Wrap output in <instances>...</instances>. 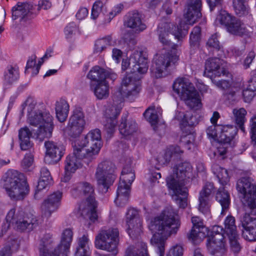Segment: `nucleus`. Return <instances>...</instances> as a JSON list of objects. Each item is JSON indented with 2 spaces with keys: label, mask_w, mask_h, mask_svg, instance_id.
Segmentation results:
<instances>
[{
  "label": "nucleus",
  "mask_w": 256,
  "mask_h": 256,
  "mask_svg": "<svg viewBox=\"0 0 256 256\" xmlns=\"http://www.w3.org/2000/svg\"><path fill=\"white\" fill-rule=\"evenodd\" d=\"M201 0H188L186 12L184 14L186 20V24L180 22L176 27L168 22H161L158 25L157 33L160 42L165 48H171L170 50L162 54H157L153 60L150 68L152 76L158 78L166 75L169 68L176 64L178 60L176 46L168 40V32H170L178 40H182L186 35L189 28L188 24L192 25L202 16Z\"/></svg>",
  "instance_id": "1"
},
{
  "label": "nucleus",
  "mask_w": 256,
  "mask_h": 256,
  "mask_svg": "<svg viewBox=\"0 0 256 256\" xmlns=\"http://www.w3.org/2000/svg\"><path fill=\"white\" fill-rule=\"evenodd\" d=\"M130 67L131 72L122 78L120 86L118 88L115 98H122L123 96H138L142 90L140 78L138 74H144L148 70V58L142 51L136 50L131 54L129 60L123 59L122 68L123 70Z\"/></svg>",
  "instance_id": "2"
},
{
  "label": "nucleus",
  "mask_w": 256,
  "mask_h": 256,
  "mask_svg": "<svg viewBox=\"0 0 256 256\" xmlns=\"http://www.w3.org/2000/svg\"><path fill=\"white\" fill-rule=\"evenodd\" d=\"M180 224L178 210L171 206L150 220L148 228L153 234L151 242L156 247L158 256H164L166 240L178 232Z\"/></svg>",
  "instance_id": "3"
},
{
  "label": "nucleus",
  "mask_w": 256,
  "mask_h": 256,
  "mask_svg": "<svg viewBox=\"0 0 256 256\" xmlns=\"http://www.w3.org/2000/svg\"><path fill=\"white\" fill-rule=\"evenodd\" d=\"M193 177L190 164L184 162L174 168L173 174L166 178V185L172 191V198L180 208L188 206V189L186 185Z\"/></svg>",
  "instance_id": "4"
},
{
  "label": "nucleus",
  "mask_w": 256,
  "mask_h": 256,
  "mask_svg": "<svg viewBox=\"0 0 256 256\" xmlns=\"http://www.w3.org/2000/svg\"><path fill=\"white\" fill-rule=\"evenodd\" d=\"M102 146L101 132L98 128L91 130L80 140L74 142V154L79 158H84L87 162L96 158Z\"/></svg>",
  "instance_id": "5"
},
{
  "label": "nucleus",
  "mask_w": 256,
  "mask_h": 256,
  "mask_svg": "<svg viewBox=\"0 0 256 256\" xmlns=\"http://www.w3.org/2000/svg\"><path fill=\"white\" fill-rule=\"evenodd\" d=\"M2 180L4 186L11 200H22L29 194V186L23 174L16 170H8Z\"/></svg>",
  "instance_id": "6"
},
{
  "label": "nucleus",
  "mask_w": 256,
  "mask_h": 256,
  "mask_svg": "<svg viewBox=\"0 0 256 256\" xmlns=\"http://www.w3.org/2000/svg\"><path fill=\"white\" fill-rule=\"evenodd\" d=\"M72 238V230L70 228L64 229L61 234L60 244L54 250H50L54 244V240L50 234H45L42 238L38 248L40 256H68Z\"/></svg>",
  "instance_id": "7"
},
{
  "label": "nucleus",
  "mask_w": 256,
  "mask_h": 256,
  "mask_svg": "<svg viewBox=\"0 0 256 256\" xmlns=\"http://www.w3.org/2000/svg\"><path fill=\"white\" fill-rule=\"evenodd\" d=\"M28 122L32 126L38 127L34 134L36 139L42 142L52 136L54 129L53 118L49 112L38 110L28 116Z\"/></svg>",
  "instance_id": "8"
},
{
  "label": "nucleus",
  "mask_w": 256,
  "mask_h": 256,
  "mask_svg": "<svg viewBox=\"0 0 256 256\" xmlns=\"http://www.w3.org/2000/svg\"><path fill=\"white\" fill-rule=\"evenodd\" d=\"M120 232L116 228H102L96 236L95 247L112 253L114 256L118 252Z\"/></svg>",
  "instance_id": "9"
},
{
  "label": "nucleus",
  "mask_w": 256,
  "mask_h": 256,
  "mask_svg": "<svg viewBox=\"0 0 256 256\" xmlns=\"http://www.w3.org/2000/svg\"><path fill=\"white\" fill-rule=\"evenodd\" d=\"M173 89L190 108L198 110L200 108V94L188 79L184 78L176 79L173 84Z\"/></svg>",
  "instance_id": "10"
},
{
  "label": "nucleus",
  "mask_w": 256,
  "mask_h": 256,
  "mask_svg": "<svg viewBox=\"0 0 256 256\" xmlns=\"http://www.w3.org/2000/svg\"><path fill=\"white\" fill-rule=\"evenodd\" d=\"M236 190L242 194V202L252 215H256V186L249 177L239 179L236 184Z\"/></svg>",
  "instance_id": "11"
},
{
  "label": "nucleus",
  "mask_w": 256,
  "mask_h": 256,
  "mask_svg": "<svg viewBox=\"0 0 256 256\" xmlns=\"http://www.w3.org/2000/svg\"><path fill=\"white\" fill-rule=\"evenodd\" d=\"M114 170V166L110 162L104 161L98 164L95 176L98 188L102 192H106L116 180Z\"/></svg>",
  "instance_id": "12"
},
{
  "label": "nucleus",
  "mask_w": 256,
  "mask_h": 256,
  "mask_svg": "<svg viewBox=\"0 0 256 256\" xmlns=\"http://www.w3.org/2000/svg\"><path fill=\"white\" fill-rule=\"evenodd\" d=\"M118 90L113 95V104L106 110V122L104 126L108 134L112 133L115 130L117 124L116 118L120 112L122 106V103L124 102V99L127 98L130 100H134L138 96H123L122 98H116L115 96Z\"/></svg>",
  "instance_id": "13"
},
{
  "label": "nucleus",
  "mask_w": 256,
  "mask_h": 256,
  "mask_svg": "<svg viewBox=\"0 0 256 256\" xmlns=\"http://www.w3.org/2000/svg\"><path fill=\"white\" fill-rule=\"evenodd\" d=\"M84 196L86 198L84 204L80 206L82 215L86 218H89L92 222H95L98 218L96 208L97 202L95 199V192L94 186L87 182L85 183Z\"/></svg>",
  "instance_id": "14"
},
{
  "label": "nucleus",
  "mask_w": 256,
  "mask_h": 256,
  "mask_svg": "<svg viewBox=\"0 0 256 256\" xmlns=\"http://www.w3.org/2000/svg\"><path fill=\"white\" fill-rule=\"evenodd\" d=\"M222 228L220 226L213 228L212 234L208 238L207 248L209 252L214 256H224L226 252L222 234Z\"/></svg>",
  "instance_id": "15"
},
{
  "label": "nucleus",
  "mask_w": 256,
  "mask_h": 256,
  "mask_svg": "<svg viewBox=\"0 0 256 256\" xmlns=\"http://www.w3.org/2000/svg\"><path fill=\"white\" fill-rule=\"evenodd\" d=\"M86 124L84 116L80 108H76L70 117L67 127L68 134L72 137L78 136L82 132Z\"/></svg>",
  "instance_id": "16"
},
{
  "label": "nucleus",
  "mask_w": 256,
  "mask_h": 256,
  "mask_svg": "<svg viewBox=\"0 0 256 256\" xmlns=\"http://www.w3.org/2000/svg\"><path fill=\"white\" fill-rule=\"evenodd\" d=\"M191 221L193 226L188 238L194 244H198L208 236L209 231L208 228L204 225L203 220L199 216H192Z\"/></svg>",
  "instance_id": "17"
},
{
  "label": "nucleus",
  "mask_w": 256,
  "mask_h": 256,
  "mask_svg": "<svg viewBox=\"0 0 256 256\" xmlns=\"http://www.w3.org/2000/svg\"><path fill=\"white\" fill-rule=\"evenodd\" d=\"M62 193L58 190L48 196L44 201L42 206V216L46 218L50 217L52 214L58 209Z\"/></svg>",
  "instance_id": "18"
},
{
  "label": "nucleus",
  "mask_w": 256,
  "mask_h": 256,
  "mask_svg": "<svg viewBox=\"0 0 256 256\" xmlns=\"http://www.w3.org/2000/svg\"><path fill=\"white\" fill-rule=\"evenodd\" d=\"M247 211L241 218L240 222L244 228L242 236L244 238L250 242L256 240V218H252L248 214L250 210L247 208Z\"/></svg>",
  "instance_id": "19"
},
{
  "label": "nucleus",
  "mask_w": 256,
  "mask_h": 256,
  "mask_svg": "<svg viewBox=\"0 0 256 256\" xmlns=\"http://www.w3.org/2000/svg\"><path fill=\"white\" fill-rule=\"evenodd\" d=\"M14 227L20 231H31L37 226V220L30 212L18 210V218Z\"/></svg>",
  "instance_id": "20"
},
{
  "label": "nucleus",
  "mask_w": 256,
  "mask_h": 256,
  "mask_svg": "<svg viewBox=\"0 0 256 256\" xmlns=\"http://www.w3.org/2000/svg\"><path fill=\"white\" fill-rule=\"evenodd\" d=\"M46 149L44 162L48 164H54L60 160L64 154L63 147L52 141L44 142Z\"/></svg>",
  "instance_id": "21"
},
{
  "label": "nucleus",
  "mask_w": 256,
  "mask_h": 256,
  "mask_svg": "<svg viewBox=\"0 0 256 256\" xmlns=\"http://www.w3.org/2000/svg\"><path fill=\"white\" fill-rule=\"evenodd\" d=\"M214 188L212 183L207 182L200 193L198 210L206 216L210 215V202Z\"/></svg>",
  "instance_id": "22"
},
{
  "label": "nucleus",
  "mask_w": 256,
  "mask_h": 256,
  "mask_svg": "<svg viewBox=\"0 0 256 256\" xmlns=\"http://www.w3.org/2000/svg\"><path fill=\"white\" fill-rule=\"evenodd\" d=\"M87 77L92 80V82L97 83L106 80V79L114 81L117 78L118 76L111 70H106L98 66H96L88 72Z\"/></svg>",
  "instance_id": "23"
},
{
  "label": "nucleus",
  "mask_w": 256,
  "mask_h": 256,
  "mask_svg": "<svg viewBox=\"0 0 256 256\" xmlns=\"http://www.w3.org/2000/svg\"><path fill=\"white\" fill-rule=\"evenodd\" d=\"M33 6L28 2H18L12 9V19H19L20 22H24L30 18Z\"/></svg>",
  "instance_id": "24"
},
{
  "label": "nucleus",
  "mask_w": 256,
  "mask_h": 256,
  "mask_svg": "<svg viewBox=\"0 0 256 256\" xmlns=\"http://www.w3.org/2000/svg\"><path fill=\"white\" fill-rule=\"evenodd\" d=\"M222 60L218 58H210L205 62V70L204 74L207 77L220 76L224 74V70L221 68Z\"/></svg>",
  "instance_id": "25"
},
{
  "label": "nucleus",
  "mask_w": 256,
  "mask_h": 256,
  "mask_svg": "<svg viewBox=\"0 0 256 256\" xmlns=\"http://www.w3.org/2000/svg\"><path fill=\"white\" fill-rule=\"evenodd\" d=\"M213 84L223 91V94L230 100H234L239 88L232 86V82L228 80H212Z\"/></svg>",
  "instance_id": "26"
},
{
  "label": "nucleus",
  "mask_w": 256,
  "mask_h": 256,
  "mask_svg": "<svg viewBox=\"0 0 256 256\" xmlns=\"http://www.w3.org/2000/svg\"><path fill=\"white\" fill-rule=\"evenodd\" d=\"M183 153L179 146H170L167 148L163 154H160L156 159L159 166H164L168 164L173 157L178 156Z\"/></svg>",
  "instance_id": "27"
},
{
  "label": "nucleus",
  "mask_w": 256,
  "mask_h": 256,
  "mask_svg": "<svg viewBox=\"0 0 256 256\" xmlns=\"http://www.w3.org/2000/svg\"><path fill=\"white\" fill-rule=\"evenodd\" d=\"M130 191V184L120 182L116 190V196L114 202L118 206H123L126 205L129 199Z\"/></svg>",
  "instance_id": "28"
},
{
  "label": "nucleus",
  "mask_w": 256,
  "mask_h": 256,
  "mask_svg": "<svg viewBox=\"0 0 256 256\" xmlns=\"http://www.w3.org/2000/svg\"><path fill=\"white\" fill-rule=\"evenodd\" d=\"M35 132V130H30L27 126L22 128L19 130L18 138L22 150H26L32 147V144L30 141V138L32 137L36 138L34 136Z\"/></svg>",
  "instance_id": "29"
},
{
  "label": "nucleus",
  "mask_w": 256,
  "mask_h": 256,
  "mask_svg": "<svg viewBox=\"0 0 256 256\" xmlns=\"http://www.w3.org/2000/svg\"><path fill=\"white\" fill-rule=\"evenodd\" d=\"M220 131V138L224 144H230L237 134V128L232 125L220 126L217 127Z\"/></svg>",
  "instance_id": "30"
},
{
  "label": "nucleus",
  "mask_w": 256,
  "mask_h": 256,
  "mask_svg": "<svg viewBox=\"0 0 256 256\" xmlns=\"http://www.w3.org/2000/svg\"><path fill=\"white\" fill-rule=\"evenodd\" d=\"M90 88L98 99L102 100L108 96L109 84L107 80L97 83L91 82Z\"/></svg>",
  "instance_id": "31"
},
{
  "label": "nucleus",
  "mask_w": 256,
  "mask_h": 256,
  "mask_svg": "<svg viewBox=\"0 0 256 256\" xmlns=\"http://www.w3.org/2000/svg\"><path fill=\"white\" fill-rule=\"evenodd\" d=\"M73 148H74V144L73 145ZM82 160L84 163L88 164L90 162H87L84 160V158H79V156H76L74 154V149L73 150V154L69 155L66 158L65 162V171L74 172L78 168L80 167L81 162L80 160Z\"/></svg>",
  "instance_id": "32"
},
{
  "label": "nucleus",
  "mask_w": 256,
  "mask_h": 256,
  "mask_svg": "<svg viewBox=\"0 0 256 256\" xmlns=\"http://www.w3.org/2000/svg\"><path fill=\"white\" fill-rule=\"evenodd\" d=\"M125 22L128 27L136 31L141 32L146 28V26L142 22L140 14L137 12L130 14Z\"/></svg>",
  "instance_id": "33"
},
{
  "label": "nucleus",
  "mask_w": 256,
  "mask_h": 256,
  "mask_svg": "<svg viewBox=\"0 0 256 256\" xmlns=\"http://www.w3.org/2000/svg\"><path fill=\"white\" fill-rule=\"evenodd\" d=\"M228 32L231 34L242 36L248 35V31L246 25L240 20L234 18L226 28Z\"/></svg>",
  "instance_id": "34"
},
{
  "label": "nucleus",
  "mask_w": 256,
  "mask_h": 256,
  "mask_svg": "<svg viewBox=\"0 0 256 256\" xmlns=\"http://www.w3.org/2000/svg\"><path fill=\"white\" fill-rule=\"evenodd\" d=\"M137 130L136 121L130 120L126 122V117L122 116V121L119 125V131L122 135L127 136L132 134Z\"/></svg>",
  "instance_id": "35"
},
{
  "label": "nucleus",
  "mask_w": 256,
  "mask_h": 256,
  "mask_svg": "<svg viewBox=\"0 0 256 256\" xmlns=\"http://www.w3.org/2000/svg\"><path fill=\"white\" fill-rule=\"evenodd\" d=\"M56 113L58 120L60 122L65 121L68 117L69 111V105L68 102L61 99L56 103Z\"/></svg>",
  "instance_id": "36"
},
{
  "label": "nucleus",
  "mask_w": 256,
  "mask_h": 256,
  "mask_svg": "<svg viewBox=\"0 0 256 256\" xmlns=\"http://www.w3.org/2000/svg\"><path fill=\"white\" fill-rule=\"evenodd\" d=\"M212 170L221 185L224 186L228 184L230 180V176L227 170L216 164H214L212 166Z\"/></svg>",
  "instance_id": "37"
},
{
  "label": "nucleus",
  "mask_w": 256,
  "mask_h": 256,
  "mask_svg": "<svg viewBox=\"0 0 256 256\" xmlns=\"http://www.w3.org/2000/svg\"><path fill=\"white\" fill-rule=\"evenodd\" d=\"M216 200L222 206L221 214L224 215L229 208L230 204V196L224 188H220L216 195Z\"/></svg>",
  "instance_id": "38"
},
{
  "label": "nucleus",
  "mask_w": 256,
  "mask_h": 256,
  "mask_svg": "<svg viewBox=\"0 0 256 256\" xmlns=\"http://www.w3.org/2000/svg\"><path fill=\"white\" fill-rule=\"evenodd\" d=\"M162 109L160 107L152 106L148 108L144 113L146 118L152 124H156L159 118L162 116Z\"/></svg>",
  "instance_id": "39"
},
{
  "label": "nucleus",
  "mask_w": 256,
  "mask_h": 256,
  "mask_svg": "<svg viewBox=\"0 0 256 256\" xmlns=\"http://www.w3.org/2000/svg\"><path fill=\"white\" fill-rule=\"evenodd\" d=\"M234 120L236 124L240 130L244 132H245L244 124L246 121V116L247 112L244 108L239 109L234 108L232 110Z\"/></svg>",
  "instance_id": "40"
},
{
  "label": "nucleus",
  "mask_w": 256,
  "mask_h": 256,
  "mask_svg": "<svg viewBox=\"0 0 256 256\" xmlns=\"http://www.w3.org/2000/svg\"><path fill=\"white\" fill-rule=\"evenodd\" d=\"M18 218V210L16 212L15 208H12L8 212L2 228V230L6 231L11 225L15 226L16 222H18L17 218Z\"/></svg>",
  "instance_id": "41"
},
{
  "label": "nucleus",
  "mask_w": 256,
  "mask_h": 256,
  "mask_svg": "<svg viewBox=\"0 0 256 256\" xmlns=\"http://www.w3.org/2000/svg\"><path fill=\"white\" fill-rule=\"evenodd\" d=\"M110 36H108L97 40L94 44V52L96 54L102 52L108 46L112 45Z\"/></svg>",
  "instance_id": "42"
},
{
  "label": "nucleus",
  "mask_w": 256,
  "mask_h": 256,
  "mask_svg": "<svg viewBox=\"0 0 256 256\" xmlns=\"http://www.w3.org/2000/svg\"><path fill=\"white\" fill-rule=\"evenodd\" d=\"M126 230L130 236H135L138 235L142 232V219L139 218V221L132 220L130 224L128 220H126Z\"/></svg>",
  "instance_id": "43"
},
{
  "label": "nucleus",
  "mask_w": 256,
  "mask_h": 256,
  "mask_svg": "<svg viewBox=\"0 0 256 256\" xmlns=\"http://www.w3.org/2000/svg\"><path fill=\"white\" fill-rule=\"evenodd\" d=\"M19 72L18 68L9 66L4 75V85H10L18 80Z\"/></svg>",
  "instance_id": "44"
},
{
  "label": "nucleus",
  "mask_w": 256,
  "mask_h": 256,
  "mask_svg": "<svg viewBox=\"0 0 256 256\" xmlns=\"http://www.w3.org/2000/svg\"><path fill=\"white\" fill-rule=\"evenodd\" d=\"M134 179L135 174L131 166H125L122 172L120 182L131 186Z\"/></svg>",
  "instance_id": "45"
},
{
  "label": "nucleus",
  "mask_w": 256,
  "mask_h": 256,
  "mask_svg": "<svg viewBox=\"0 0 256 256\" xmlns=\"http://www.w3.org/2000/svg\"><path fill=\"white\" fill-rule=\"evenodd\" d=\"M234 8L236 14L239 16H246L249 13V8L246 0H234Z\"/></svg>",
  "instance_id": "46"
},
{
  "label": "nucleus",
  "mask_w": 256,
  "mask_h": 256,
  "mask_svg": "<svg viewBox=\"0 0 256 256\" xmlns=\"http://www.w3.org/2000/svg\"><path fill=\"white\" fill-rule=\"evenodd\" d=\"M201 30L199 26H195L192 31L190 37V44L193 50L198 48L200 40Z\"/></svg>",
  "instance_id": "47"
},
{
  "label": "nucleus",
  "mask_w": 256,
  "mask_h": 256,
  "mask_svg": "<svg viewBox=\"0 0 256 256\" xmlns=\"http://www.w3.org/2000/svg\"><path fill=\"white\" fill-rule=\"evenodd\" d=\"M234 18L226 10H221L217 16L216 22L225 26L227 28Z\"/></svg>",
  "instance_id": "48"
},
{
  "label": "nucleus",
  "mask_w": 256,
  "mask_h": 256,
  "mask_svg": "<svg viewBox=\"0 0 256 256\" xmlns=\"http://www.w3.org/2000/svg\"><path fill=\"white\" fill-rule=\"evenodd\" d=\"M224 231L227 236L238 233L234 217L231 216H228L224 220Z\"/></svg>",
  "instance_id": "49"
},
{
  "label": "nucleus",
  "mask_w": 256,
  "mask_h": 256,
  "mask_svg": "<svg viewBox=\"0 0 256 256\" xmlns=\"http://www.w3.org/2000/svg\"><path fill=\"white\" fill-rule=\"evenodd\" d=\"M16 242H8L0 246V256H12L16 252L15 248Z\"/></svg>",
  "instance_id": "50"
},
{
  "label": "nucleus",
  "mask_w": 256,
  "mask_h": 256,
  "mask_svg": "<svg viewBox=\"0 0 256 256\" xmlns=\"http://www.w3.org/2000/svg\"><path fill=\"white\" fill-rule=\"evenodd\" d=\"M230 248L234 253H238L242 248L240 243V236L238 233L228 235Z\"/></svg>",
  "instance_id": "51"
},
{
  "label": "nucleus",
  "mask_w": 256,
  "mask_h": 256,
  "mask_svg": "<svg viewBox=\"0 0 256 256\" xmlns=\"http://www.w3.org/2000/svg\"><path fill=\"white\" fill-rule=\"evenodd\" d=\"M106 0H97L93 4L92 10L91 18L96 19L100 14L105 10Z\"/></svg>",
  "instance_id": "52"
},
{
  "label": "nucleus",
  "mask_w": 256,
  "mask_h": 256,
  "mask_svg": "<svg viewBox=\"0 0 256 256\" xmlns=\"http://www.w3.org/2000/svg\"><path fill=\"white\" fill-rule=\"evenodd\" d=\"M86 182H81L73 184L70 191L73 197L77 198L84 196Z\"/></svg>",
  "instance_id": "53"
},
{
  "label": "nucleus",
  "mask_w": 256,
  "mask_h": 256,
  "mask_svg": "<svg viewBox=\"0 0 256 256\" xmlns=\"http://www.w3.org/2000/svg\"><path fill=\"white\" fill-rule=\"evenodd\" d=\"M206 46L210 50H218L220 49V45L216 34H212L210 37L207 41Z\"/></svg>",
  "instance_id": "54"
},
{
  "label": "nucleus",
  "mask_w": 256,
  "mask_h": 256,
  "mask_svg": "<svg viewBox=\"0 0 256 256\" xmlns=\"http://www.w3.org/2000/svg\"><path fill=\"white\" fill-rule=\"evenodd\" d=\"M78 30L77 25L74 22L69 23L64 30V34L66 39H70L78 32Z\"/></svg>",
  "instance_id": "55"
},
{
  "label": "nucleus",
  "mask_w": 256,
  "mask_h": 256,
  "mask_svg": "<svg viewBox=\"0 0 256 256\" xmlns=\"http://www.w3.org/2000/svg\"><path fill=\"white\" fill-rule=\"evenodd\" d=\"M34 162V155L30 153H27L24 156L21 162L22 168L26 171L30 170V168Z\"/></svg>",
  "instance_id": "56"
},
{
  "label": "nucleus",
  "mask_w": 256,
  "mask_h": 256,
  "mask_svg": "<svg viewBox=\"0 0 256 256\" xmlns=\"http://www.w3.org/2000/svg\"><path fill=\"white\" fill-rule=\"evenodd\" d=\"M139 218H142L140 217L139 212L138 210L132 208L128 209L126 214V220H128L130 224L132 220L139 221Z\"/></svg>",
  "instance_id": "57"
},
{
  "label": "nucleus",
  "mask_w": 256,
  "mask_h": 256,
  "mask_svg": "<svg viewBox=\"0 0 256 256\" xmlns=\"http://www.w3.org/2000/svg\"><path fill=\"white\" fill-rule=\"evenodd\" d=\"M250 133L252 142L256 144V114L254 115L250 120Z\"/></svg>",
  "instance_id": "58"
},
{
  "label": "nucleus",
  "mask_w": 256,
  "mask_h": 256,
  "mask_svg": "<svg viewBox=\"0 0 256 256\" xmlns=\"http://www.w3.org/2000/svg\"><path fill=\"white\" fill-rule=\"evenodd\" d=\"M141 243H144V242H138L136 244V247L134 248L133 246H130L128 247L126 251L124 256H134L136 254H138L140 255V256H142V254H140V252L142 250V248L140 246L138 245L140 244Z\"/></svg>",
  "instance_id": "59"
},
{
  "label": "nucleus",
  "mask_w": 256,
  "mask_h": 256,
  "mask_svg": "<svg viewBox=\"0 0 256 256\" xmlns=\"http://www.w3.org/2000/svg\"><path fill=\"white\" fill-rule=\"evenodd\" d=\"M78 246L90 248L89 245L90 244L88 235L87 233L83 234L82 236H80L77 239Z\"/></svg>",
  "instance_id": "60"
},
{
  "label": "nucleus",
  "mask_w": 256,
  "mask_h": 256,
  "mask_svg": "<svg viewBox=\"0 0 256 256\" xmlns=\"http://www.w3.org/2000/svg\"><path fill=\"white\" fill-rule=\"evenodd\" d=\"M183 254V248L180 245L176 244L170 248L166 255L168 256H182Z\"/></svg>",
  "instance_id": "61"
},
{
  "label": "nucleus",
  "mask_w": 256,
  "mask_h": 256,
  "mask_svg": "<svg viewBox=\"0 0 256 256\" xmlns=\"http://www.w3.org/2000/svg\"><path fill=\"white\" fill-rule=\"evenodd\" d=\"M26 104L28 105L27 108V112L28 114L27 116H30L32 113H35L38 112V110L36 109V102L32 100V99H28L26 100Z\"/></svg>",
  "instance_id": "62"
},
{
  "label": "nucleus",
  "mask_w": 256,
  "mask_h": 256,
  "mask_svg": "<svg viewBox=\"0 0 256 256\" xmlns=\"http://www.w3.org/2000/svg\"><path fill=\"white\" fill-rule=\"evenodd\" d=\"M255 90H250L249 88L243 90L242 96L244 100L246 102H250L254 96Z\"/></svg>",
  "instance_id": "63"
},
{
  "label": "nucleus",
  "mask_w": 256,
  "mask_h": 256,
  "mask_svg": "<svg viewBox=\"0 0 256 256\" xmlns=\"http://www.w3.org/2000/svg\"><path fill=\"white\" fill-rule=\"evenodd\" d=\"M90 253V248L77 246L74 255L75 256H89Z\"/></svg>",
  "instance_id": "64"
}]
</instances>
